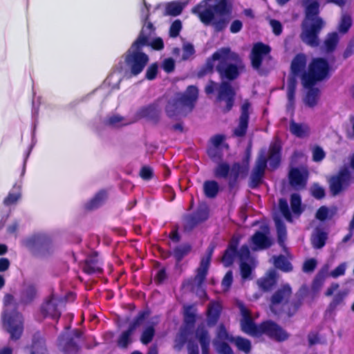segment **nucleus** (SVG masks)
<instances>
[{"instance_id": "aec40b11", "label": "nucleus", "mask_w": 354, "mask_h": 354, "mask_svg": "<svg viewBox=\"0 0 354 354\" xmlns=\"http://www.w3.org/2000/svg\"><path fill=\"white\" fill-rule=\"evenodd\" d=\"M145 313L140 317H138L134 323H133L127 330L121 333L118 339V344L120 347L126 348L132 342V337L136 328V325L142 322Z\"/></svg>"}, {"instance_id": "79ce46f5", "label": "nucleus", "mask_w": 354, "mask_h": 354, "mask_svg": "<svg viewBox=\"0 0 354 354\" xmlns=\"http://www.w3.org/2000/svg\"><path fill=\"white\" fill-rule=\"evenodd\" d=\"M232 342H234L237 348L245 353H248L251 348L250 342L245 338L237 337L234 338Z\"/></svg>"}, {"instance_id": "c85d7f7f", "label": "nucleus", "mask_w": 354, "mask_h": 354, "mask_svg": "<svg viewBox=\"0 0 354 354\" xmlns=\"http://www.w3.org/2000/svg\"><path fill=\"white\" fill-rule=\"evenodd\" d=\"M275 282L276 272L274 270H270L264 277L260 279L257 281V283L261 289L263 290H268L272 287Z\"/></svg>"}, {"instance_id": "5fc2aeb1", "label": "nucleus", "mask_w": 354, "mask_h": 354, "mask_svg": "<svg viewBox=\"0 0 354 354\" xmlns=\"http://www.w3.org/2000/svg\"><path fill=\"white\" fill-rule=\"evenodd\" d=\"M324 279V273L322 272L317 276V277L315 278L313 283L312 289L314 292H317L319 290V289L323 285Z\"/></svg>"}, {"instance_id": "f3484780", "label": "nucleus", "mask_w": 354, "mask_h": 354, "mask_svg": "<svg viewBox=\"0 0 354 354\" xmlns=\"http://www.w3.org/2000/svg\"><path fill=\"white\" fill-rule=\"evenodd\" d=\"M61 301L54 295L47 300L41 308V313L44 317H49L55 319L59 316L57 306Z\"/></svg>"}, {"instance_id": "473e14b6", "label": "nucleus", "mask_w": 354, "mask_h": 354, "mask_svg": "<svg viewBox=\"0 0 354 354\" xmlns=\"http://www.w3.org/2000/svg\"><path fill=\"white\" fill-rule=\"evenodd\" d=\"M196 337L201 345L202 354H209V337L207 333L203 328H198L196 331Z\"/></svg>"}, {"instance_id": "e2e57ef3", "label": "nucleus", "mask_w": 354, "mask_h": 354, "mask_svg": "<svg viewBox=\"0 0 354 354\" xmlns=\"http://www.w3.org/2000/svg\"><path fill=\"white\" fill-rule=\"evenodd\" d=\"M346 270V265L342 263L333 270L330 275L334 278L343 275Z\"/></svg>"}, {"instance_id": "e433bc0d", "label": "nucleus", "mask_w": 354, "mask_h": 354, "mask_svg": "<svg viewBox=\"0 0 354 354\" xmlns=\"http://www.w3.org/2000/svg\"><path fill=\"white\" fill-rule=\"evenodd\" d=\"M133 121L134 120L130 121L127 118L121 117L118 115H113L107 119L106 124L113 127H120L124 125H127L133 122Z\"/></svg>"}, {"instance_id": "7c9ffc66", "label": "nucleus", "mask_w": 354, "mask_h": 354, "mask_svg": "<svg viewBox=\"0 0 354 354\" xmlns=\"http://www.w3.org/2000/svg\"><path fill=\"white\" fill-rule=\"evenodd\" d=\"M224 136L221 135H216L211 139L212 147L208 149V154L211 157H214L217 151L227 147L226 145L223 142Z\"/></svg>"}, {"instance_id": "dca6fc26", "label": "nucleus", "mask_w": 354, "mask_h": 354, "mask_svg": "<svg viewBox=\"0 0 354 354\" xmlns=\"http://www.w3.org/2000/svg\"><path fill=\"white\" fill-rule=\"evenodd\" d=\"M308 176V170L305 167L292 169L289 172L290 183L296 189L304 187Z\"/></svg>"}, {"instance_id": "9b49d317", "label": "nucleus", "mask_w": 354, "mask_h": 354, "mask_svg": "<svg viewBox=\"0 0 354 354\" xmlns=\"http://www.w3.org/2000/svg\"><path fill=\"white\" fill-rule=\"evenodd\" d=\"M291 295V288L289 285H283L279 289L271 299L270 310L274 314L278 313V310L283 308L286 306L287 301Z\"/></svg>"}, {"instance_id": "1a4fd4ad", "label": "nucleus", "mask_w": 354, "mask_h": 354, "mask_svg": "<svg viewBox=\"0 0 354 354\" xmlns=\"http://www.w3.org/2000/svg\"><path fill=\"white\" fill-rule=\"evenodd\" d=\"M217 90H218V100L221 103L224 102L225 111H229L233 106L234 91L228 83L225 82H223L218 87L216 83L210 82L205 87V92L207 94Z\"/></svg>"}, {"instance_id": "a878e982", "label": "nucleus", "mask_w": 354, "mask_h": 354, "mask_svg": "<svg viewBox=\"0 0 354 354\" xmlns=\"http://www.w3.org/2000/svg\"><path fill=\"white\" fill-rule=\"evenodd\" d=\"M290 131L295 136L303 138L309 135L310 129L307 124L291 122L290 124Z\"/></svg>"}, {"instance_id": "9d476101", "label": "nucleus", "mask_w": 354, "mask_h": 354, "mask_svg": "<svg viewBox=\"0 0 354 354\" xmlns=\"http://www.w3.org/2000/svg\"><path fill=\"white\" fill-rule=\"evenodd\" d=\"M195 308L194 306H185V327L181 330L180 333L176 338L175 347L180 349L185 342L188 339L190 331L193 328V324L195 321Z\"/></svg>"}, {"instance_id": "09e8293b", "label": "nucleus", "mask_w": 354, "mask_h": 354, "mask_svg": "<svg viewBox=\"0 0 354 354\" xmlns=\"http://www.w3.org/2000/svg\"><path fill=\"white\" fill-rule=\"evenodd\" d=\"M313 160L315 162L322 161L326 156V153L322 148L319 146H314L312 147Z\"/></svg>"}, {"instance_id": "20e7f679", "label": "nucleus", "mask_w": 354, "mask_h": 354, "mask_svg": "<svg viewBox=\"0 0 354 354\" xmlns=\"http://www.w3.org/2000/svg\"><path fill=\"white\" fill-rule=\"evenodd\" d=\"M329 67L328 63L322 58L314 59L308 66V70L302 76L304 87L308 89L305 102L310 106H315L318 100L319 91L313 88L318 81H321L328 76Z\"/></svg>"}, {"instance_id": "6ab92c4d", "label": "nucleus", "mask_w": 354, "mask_h": 354, "mask_svg": "<svg viewBox=\"0 0 354 354\" xmlns=\"http://www.w3.org/2000/svg\"><path fill=\"white\" fill-rule=\"evenodd\" d=\"M270 48L263 44H257L254 46L251 53V61L254 68H258L264 59L269 53Z\"/></svg>"}, {"instance_id": "c9c22d12", "label": "nucleus", "mask_w": 354, "mask_h": 354, "mask_svg": "<svg viewBox=\"0 0 354 354\" xmlns=\"http://www.w3.org/2000/svg\"><path fill=\"white\" fill-rule=\"evenodd\" d=\"M186 6V3L174 1L168 3L166 6V14L168 15L177 16L180 15Z\"/></svg>"}, {"instance_id": "4d7b16f0", "label": "nucleus", "mask_w": 354, "mask_h": 354, "mask_svg": "<svg viewBox=\"0 0 354 354\" xmlns=\"http://www.w3.org/2000/svg\"><path fill=\"white\" fill-rule=\"evenodd\" d=\"M317 266V261L315 259H310L306 260L303 266V270L305 272H312Z\"/></svg>"}, {"instance_id": "6e6552de", "label": "nucleus", "mask_w": 354, "mask_h": 354, "mask_svg": "<svg viewBox=\"0 0 354 354\" xmlns=\"http://www.w3.org/2000/svg\"><path fill=\"white\" fill-rule=\"evenodd\" d=\"M148 12H149V8L145 3V6L141 10V17H142V19H143L145 21V24L143 25V27L142 28V30H141V32H140V35L139 37L133 44V45H134L136 43H137L138 41L139 40L140 37H142H142L145 38V41L144 44L139 43L138 44L137 52H140L141 53H142L140 51L141 48L142 46H146V45H150L153 49H156V50H160L164 46L163 41L160 37L154 39L150 43L149 42L148 36L151 34V31L153 30V25L149 21H147V19L148 15H149Z\"/></svg>"}, {"instance_id": "49530a36", "label": "nucleus", "mask_w": 354, "mask_h": 354, "mask_svg": "<svg viewBox=\"0 0 354 354\" xmlns=\"http://www.w3.org/2000/svg\"><path fill=\"white\" fill-rule=\"evenodd\" d=\"M280 211L288 221H292L291 214L289 211L288 205L285 199H280L279 203Z\"/></svg>"}, {"instance_id": "72a5a7b5", "label": "nucleus", "mask_w": 354, "mask_h": 354, "mask_svg": "<svg viewBox=\"0 0 354 354\" xmlns=\"http://www.w3.org/2000/svg\"><path fill=\"white\" fill-rule=\"evenodd\" d=\"M21 197V186L15 185L4 199V204L10 206L15 204Z\"/></svg>"}, {"instance_id": "37998d69", "label": "nucleus", "mask_w": 354, "mask_h": 354, "mask_svg": "<svg viewBox=\"0 0 354 354\" xmlns=\"http://www.w3.org/2000/svg\"><path fill=\"white\" fill-rule=\"evenodd\" d=\"M290 205L292 212L297 216H299L302 212L301 207V198L299 194H294L291 196Z\"/></svg>"}, {"instance_id": "4468645a", "label": "nucleus", "mask_w": 354, "mask_h": 354, "mask_svg": "<svg viewBox=\"0 0 354 354\" xmlns=\"http://www.w3.org/2000/svg\"><path fill=\"white\" fill-rule=\"evenodd\" d=\"M241 264V273L243 279L249 278L252 269L255 266L254 259L250 256V251L248 246L245 245L241 248L239 252Z\"/></svg>"}, {"instance_id": "39448f33", "label": "nucleus", "mask_w": 354, "mask_h": 354, "mask_svg": "<svg viewBox=\"0 0 354 354\" xmlns=\"http://www.w3.org/2000/svg\"><path fill=\"white\" fill-rule=\"evenodd\" d=\"M237 60L236 54L231 52L228 48H222L213 54L212 59L207 61V66L209 68H213L215 62H218L216 67L221 76L233 80L237 77L239 71L237 66L232 62L236 63Z\"/></svg>"}, {"instance_id": "3c124183", "label": "nucleus", "mask_w": 354, "mask_h": 354, "mask_svg": "<svg viewBox=\"0 0 354 354\" xmlns=\"http://www.w3.org/2000/svg\"><path fill=\"white\" fill-rule=\"evenodd\" d=\"M230 173L229 165L225 163L219 164L215 169V176L216 177L225 178Z\"/></svg>"}, {"instance_id": "5701e85b", "label": "nucleus", "mask_w": 354, "mask_h": 354, "mask_svg": "<svg viewBox=\"0 0 354 354\" xmlns=\"http://www.w3.org/2000/svg\"><path fill=\"white\" fill-rule=\"evenodd\" d=\"M281 144L279 140H275L270 145L268 155L269 166L274 169L277 167L280 162Z\"/></svg>"}, {"instance_id": "052dcab7", "label": "nucleus", "mask_w": 354, "mask_h": 354, "mask_svg": "<svg viewBox=\"0 0 354 354\" xmlns=\"http://www.w3.org/2000/svg\"><path fill=\"white\" fill-rule=\"evenodd\" d=\"M328 214L329 209L327 207L323 206L318 209L316 214V217L320 221H324L328 217Z\"/></svg>"}, {"instance_id": "680f3d73", "label": "nucleus", "mask_w": 354, "mask_h": 354, "mask_svg": "<svg viewBox=\"0 0 354 354\" xmlns=\"http://www.w3.org/2000/svg\"><path fill=\"white\" fill-rule=\"evenodd\" d=\"M312 194L317 198H322L324 196V190L317 185L313 186L311 189Z\"/></svg>"}, {"instance_id": "69168bd1", "label": "nucleus", "mask_w": 354, "mask_h": 354, "mask_svg": "<svg viewBox=\"0 0 354 354\" xmlns=\"http://www.w3.org/2000/svg\"><path fill=\"white\" fill-rule=\"evenodd\" d=\"M270 24L272 28L273 32L275 35H279L281 34V30H282V27H281V24H280L279 21H278L277 20H270Z\"/></svg>"}, {"instance_id": "ea45409f", "label": "nucleus", "mask_w": 354, "mask_h": 354, "mask_svg": "<svg viewBox=\"0 0 354 354\" xmlns=\"http://www.w3.org/2000/svg\"><path fill=\"white\" fill-rule=\"evenodd\" d=\"M274 264L276 268L285 272H288L292 270L290 263L282 256L278 257L277 258L274 257Z\"/></svg>"}, {"instance_id": "a18cd8bd", "label": "nucleus", "mask_w": 354, "mask_h": 354, "mask_svg": "<svg viewBox=\"0 0 354 354\" xmlns=\"http://www.w3.org/2000/svg\"><path fill=\"white\" fill-rule=\"evenodd\" d=\"M351 24V17L346 14L342 15L338 26L339 31L342 33H345L350 28Z\"/></svg>"}, {"instance_id": "2f4dec72", "label": "nucleus", "mask_w": 354, "mask_h": 354, "mask_svg": "<svg viewBox=\"0 0 354 354\" xmlns=\"http://www.w3.org/2000/svg\"><path fill=\"white\" fill-rule=\"evenodd\" d=\"M306 64V57L304 54L297 55L292 62L291 70L293 75H297L300 73Z\"/></svg>"}, {"instance_id": "bb28decb", "label": "nucleus", "mask_w": 354, "mask_h": 354, "mask_svg": "<svg viewBox=\"0 0 354 354\" xmlns=\"http://www.w3.org/2000/svg\"><path fill=\"white\" fill-rule=\"evenodd\" d=\"M237 244L238 239L234 237L222 259V263L225 266L227 267L232 263Z\"/></svg>"}, {"instance_id": "7ed1b4c3", "label": "nucleus", "mask_w": 354, "mask_h": 354, "mask_svg": "<svg viewBox=\"0 0 354 354\" xmlns=\"http://www.w3.org/2000/svg\"><path fill=\"white\" fill-rule=\"evenodd\" d=\"M239 308L242 316L241 327L245 333L253 337L265 334L279 341L284 340L288 337V334L273 322H266L260 326L255 325L250 311L241 303L239 304Z\"/></svg>"}, {"instance_id": "c756f323", "label": "nucleus", "mask_w": 354, "mask_h": 354, "mask_svg": "<svg viewBox=\"0 0 354 354\" xmlns=\"http://www.w3.org/2000/svg\"><path fill=\"white\" fill-rule=\"evenodd\" d=\"M59 346L66 354H75L78 351L76 344L65 336L59 338Z\"/></svg>"}, {"instance_id": "13d9d810", "label": "nucleus", "mask_w": 354, "mask_h": 354, "mask_svg": "<svg viewBox=\"0 0 354 354\" xmlns=\"http://www.w3.org/2000/svg\"><path fill=\"white\" fill-rule=\"evenodd\" d=\"M232 282V272L229 271L225 275L222 281V287L224 290H227L231 286Z\"/></svg>"}, {"instance_id": "f03ea898", "label": "nucleus", "mask_w": 354, "mask_h": 354, "mask_svg": "<svg viewBox=\"0 0 354 354\" xmlns=\"http://www.w3.org/2000/svg\"><path fill=\"white\" fill-rule=\"evenodd\" d=\"M319 0H305L306 18L302 26L301 39L311 46L318 45L317 35L324 26V22L317 17L319 12ZM339 6L345 4L346 0H326Z\"/></svg>"}, {"instance_id": "393cba45", "label": "nucleus", "mask_w": 354, "mask_h": 354, "mask_svg": "<svg viewBox=\"0 0 354 354\" xmlns=\"http://www.w3.org/2000/svg\"><path fill=\"white\" fill-rule=\"evenodd\" d=\"M23 243L29 248L36 246L44 248L48 244V239L44 234H35L25 239Z\"/></svg>"}, {"instance_id": "a19ab883", "label": "nucleus", "mask_w": 354, "mask_h": 354, "mask_svg": "<svg viewBox=\"0 0 354 354\" xmlns=\"http://www.w3.org/2000/svg\"><path fill=\"white\" fill-rule=\"evenodd\" d=\"M107 196L106 193L104 191H101L97 193L95 197L88 203V207L90 209L97 208L100 206L106 200Z\"/></svg>"}, {"instance_id": "bf43d9fd", "label": "nucleus", "mask_w": 354, "mask_h": 354, "mask_svg": "<svg viewBox=\"0 0 354 354\" xmlns=\"http://www.w3.org/2000/svg\"><path fill=\"white\" fill-rule=\"evenodd\" d=\"M153 110L154 107L152 106L143 108L138 112V115L136 119L150 117L151 115V112Z\"/></svg>"}, {"instance_id": "f704fd0d", "label": "nucleus", "mask_w": 354, "mask_h": 354, "mask_svg": "<svg viewBox=\"0 0 354 354\" xmlns=\"http://www.w3.org/2000/svg\"><path fill=\"white\" fill-rule=\"evenodd\" d=\"M326 234L319 229H316L312 236V243L315 248H321L325 245Z\"/></svg>"}, {"instance_id": "f257e3e1", "label": "nucleus", "mask_w": 354, "mask_h": 354, "mask_svg": "<svg viewBox=\"0 0 354 354\" xmlns=\"http://www.w3.org/2000/svg\"><path fill=\"white\" fill-rule=\"evenodd\" d=\"M145 38L140 37L134 45H132L124 58V62L119 63L116 69L111 73L104 81V85L111 88H118L122 77L130 78L132 75L140 73L149 59L147 55L137 52L138 44H144Z\"/></svg>"}, {"instance_id": "8fccbe9b", "label": "nucleus", "mask_w": 354, "mask_h": 354, "mask_svg": "<svg viewBox=\"0 0 354 354\" xmlns=\"http://www.w3.org/2000/svg\"><path fill=\"white\" fill-rule=\"evenodd\" d=\"M274 221L278 232L279 241L282 243L286 234V227L277 217L274 218Z\"/></svg>"}, {"instance_id": "603ef678", "label": "nucleus", "mask_w": 354, "mask_h": 354, "mask_svg": "<svg viewBox=\"0 0 354 354\" xmlns=\"http://www.w3.org/2000/svg\"><path fill=\"white\" fill-rule=\"evenodd\" d=\"M182 28V24L180 20L174 21L171 25L169 29V35L171 37H175L178 35Z\"/></svg>"}, {"instance_id": "774afa93", "label": "nucleus", "mask_w": 354, "mask_h": 354, "mask_svg": "<svg viewBox=\"0 0 354 354\" xmlns=\"http://www.w3.org/2000/svg\"><path fill=\"white\" fill-rule=\"evenodd\" d=\"M158 67L156 64H153L149 67L147 71L146 77L148 80H153L157 74Z\"/></svg>"}, {"instance_id": "f8f14e48", "label": "nucleus", "mask_w": 354, "mask_h": 354, "mask_svg": "<svg viewBox=\"0 0 354 354\" xmlns=\"http://www.w3.org/2000/svg\"><path fill=\"white\" fill-rule=\"evenodd\" d=\"M351 181V175L348 168L340 170L338 175L330 180V188L333 195H336L345 189Z\"/></svg>"}, {"instance_id": "338daca9", "label": "nucleus", "mask_w": 354, "mask_h": 354, "mask_svg": "<svg viewBox=\"0 0 354 354\" xmlns=\"http://www.w3.org/2000/svg\"><path fill=\"white\" fill-rule=\"evenodd\" d=\"M35 295V289L33 287H30L26 290V292L24 294L22 299L24 302H28L33 298Z\"/></svg>"}, {"instance_id": "c03bdc74", "label": "nucleus", "mask_w": 354, "mask_h": 354, "mask_svg": "<svg viewBox=\"0 0 354 354\" xmlns=\"http://www.w3.org/2000/svg\"><path fill=\"white\" fill-rule=\"evenodd\" d=\"M338 42V35L336 32L329 34L325 41L324 46L326 51L333 50Z\"/></svg>"}, {"instance_id": "cd10ccee", "label": "nucleus", "mask_w": 354, "mask_h": 354, "mask_svg": "<svg viewBox=\"0 0 354 354\" xmlns=\"http://www.w3.org/2000/svg\"><path fill=\"white\" fill-rule=\"evenodd\" d=\"M221 310L220 303L214 301L210 304L207 309V322L209 326L214 325L216 322Z\"/></svg>"}, {"instance_id": "0eeeda50", "label": "nucleus", "mask_w": 354, "mask_h": 354, "mask_svg": "<svg viewBox=\"0 0 354 354\" xmlns=\"http://www.w3.org/2000/svg\"><path fill=\"white\" fill-rule=\"evenodd\" d=\"M197 97V88L194 86H189L185 95L178 94L175 99L168 102L166 106L168 115L173 117L177 115H184L190 111Z\"/></svg>"}, {"instance_id": "4c0bfd02", "label": "nucleus", "mask_w": 354, "mask_h": 354, "mask_svg": "<svg viewBox=\"0 0 354 354\" xmlns=\"http://www.w3.org/2000/svg\"><path fill=\"white\" fill-rule=\"evenodd\" d=\"M204 192L207 197H214L218 191V185L214 180L207 181L204 183Z\"/></svg>"}, {"instance_id": "4be33fe9", "label": "nucleus", "mask_w": 354, "mask_h": 354, "mask_svg": "<svg viewBox=\"0 0 354 354\" xmlns=\"http://www.w3.org/2000/svg\"><path fill=\"white\" fill-rule=\"evenodd\" d=\"M213 252V248L209 249L205 257H203L201 261L200 267L198 268L197 274L195 277V281L201 284L204 281L207 274L212 254Z\"/></svg>"}, {"instance_id": "864d4df0", "label": "nucleus", "mask_w": 354, "mask_h": 354, "mask_svg": "<svg viewBox=\"0 0 354 354\" xmlns=\"http://www.w3.org/2000/svg\"><path fill=\"white\" fill-rule=\"evenodd\" d=\"M347 295H348V292L346 290L339 292L335 296L333 301L330 303V307L335 308L337 306H338L339 304H341V302L346 297Z\"/></svg>"}, {"instance_id": "0e129e2a", "label": "nucleus", "mask_w": 354, "mask_h": 354, "mask_svg": "<svg viewBox=\"0 0 354 354\" xmlns=\"http://www.w3.org/2000/svg\"><path fill=\"white\" fill-rule=\"evenodd\" d=\"M174 61L171 58L166 59L162 63V68L167 73L171 72L174 69Z\"/></svg>"}, {"instance_id": "412c9836", "label": "nucleus", "mask_w": 354, "mask_h": 354, "mask_svg": "<svg viewBox=\"0 0 354 354\" xmlns=\"http://www.w3.org/2000/svg\"><path fill=\"white\" fill-rule=\"evenodd\" d=\"M143 313H145L144 318L142 319V322H140V324L136 325V327L140 325H143L145 326V328L142 331L140 341L142 344H147L149 342H150L152 340V338L154 335V328H153V324H155V322H146L147 317L149 316L148 312L144 311L139 314L138 317L142 315Z\"/></svg>"}, {"instance_id": "58836bf2", "label": "nucleus", "mask_w": 354, "mask_h": 354, "mask_svg": "<svg viewBox=\"0 0 354 354\" xmlns=\"http://www.w3.org/2000/svg\"><path fill=\"white\" fill-rule=\"evenodd\" d=\"M30 354H48L44 342L42 339L33 342L30 348Z\"/></svg>"}, {"instance_id": "ddd939ff", "label": "nucleus", "mask_w": 354, "mask_h": 354, "mask_svg": "<svg viewBox=\"0 0 354 354\" xmlns=\"http://www.w3.org/2000/svg\"><path fill=\"white\" fill-rule=\"evenodd\" d=\"M272 240L269 236V229L264 226L261 231L256 232L251 238L250 245L252 250H260L270 247Z\"/></svg>"}, {"instance_id": "de8ad7c7", "label": "nucleus", "mask_w": 354, "mask_h": 354, "mask_svg": "<svg viewBox=\"0 0 354 354\" xmlns=\"http://www.w3.org/2000/svg\"><path fill=\"white\" fill-rule=\"evenodd\" d=\"M296 88V80L295 77H290L288 84V98L290 103L294 100L295 91Z\"/></svg>"}, {"instance_id": "423d86ee", "label": "nucleus", "mask_w": 354, "mask_h": 354, "mask_svg": "<svg viewBox=\"0 0 354 354\" xmlns=\"http://www.w3.org/2000/svg\"><path fill=\"white\" fill-rule=\"evenodd\" d=\"M12 296L6 295L3 299L5 310L2 315L3 328L10 333L12 339H18L22 333L21 316L15 310Z\"/></svg>"}, {"instance_id": "2eb2a0df", "label": "nucleus", "mask_w": 354, "mask_h": 354, "mask_svg": "<svg viewBox=\"0 0 354 354\" xmlns=\"http://www.w3.org/2000/svg\"><path fill=\"white\" fill-rule=\"evenodd\" d=\"M233 339L234 338L228 335L224 327L220 326L217 337L214 342V346L216 352L220 354H233L232 350L225 342V340L232 342Z\"/></svg>"}, {"instance_id": "b1692460", "label": "nucleus", "mask_w": 354, "mask_h": 354, "mask_svg": "<svg viewBox=\"0 0 354 354\" xmlns=\"http://www.w3.org/2000/svg\"><path fill=\"white\" fill-rule=\"evenodd\" d=\"M266 156L262 152L258 158L251 176L254 183H257L260 181L266 167Z\"/></svg>"}, {"instance_id": "a211bd4d", "label": "nucleus", "mask_w": 354, "mask_h": 354, "mask_svg": "<svg viewBox=\"0 0 354 354\" xmlns=\"http://www.w3.org/2000/svg\"><path fill=\"white\" fill-rule=\"evenodd\" d=\"M250 106L251 105L248 101L244 102L241 106L239 125L234 129V134L236 136H243L247 130Z\"/></svg>"}, {"instance_id": "6e6d98bb", "label": "nucleus", "mask_w": 354, "mask_h": 354, "mask_svg": "<svg viewBox=\"0 0 354 354\" xmlns=\"http://www.w3.org/2000/svg\"><path fill=\"white\" fill-rule=\"evenodd\" d=\"M183 59L185 60L189 59L191 56L194 54V46L190 44H185L183 45Z\"/></svg>"}]
</instances>
